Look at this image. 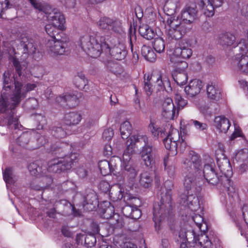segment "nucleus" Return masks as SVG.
Wrapping results in <instances>:
<instances>
[{
  "label": "nucleus",
  "mask_w": 248,
  "mask_h": 248,
  "mask_svg": "<svg viewBox=\"0 0 248 248\" xmlns=\"http://www.w3.org/2000/svg\"><path fill=\"white\" fill-rule=\"evenodd\" d=\"M13 78L8 71L3 74V87L0 97V112H6L16 108L26 97L27 93L37 87L35 83L24 85L15 78L13 80Z\"/></svg>",
  "instance_id": "1"
},
{
  "label": "nucleus",
  "mask_w": 248,
  "mask_h": 248,
  "mask_svg": "<svg viewBox=\"0 0 248 248\" xmlns=\"http://www.w3.org/2000/svg\"><path fill=\"white\" fill-rule=\"evenodd\" d=\"M107 36H99L95 32H90L80 37V46L82 50L92 58L98 57L104 48H108Z\"/></svg>",
  "instance_id": "2"
},
{
  "label": "nucleus",
  "mask_w": 248,
  "mask_h": 248,
  "mask_svg": "<svg viewBox=\"0 0 248 248\" xmlns=\"http://www.w3.org/2000/svg\"><path fill=\"white\" fill-rule=\"evenodd\" d=\"M186 168L189 172L184 181L185 186H202L203 178L202 173V163L200 156L195 153H190L184 162Z\"/></svg>",
  "instance_id": "3"
},
{
  "label": "nucleus",
  "mask_w": 248,
  "mask_h": 248,
  "mask_svg": "<svg viewBox=\"0 0 248 248\" xmlns=\"http://www.w3.org/2000/svg\"><path fill=\"white\" fill-rule=\"evenodd\" d=\"M160 204H155L153 208V220L155 228L157 222L163 221L167 215L171 212L172 205L171 190L167 187H160Z\"/></svg>",
  "instance_id": "4"
},
{
  "label": "nucleus",
  "mask_w": 248,
  "mask_h": 248,
  "mask_svg": "<svg viewBox=\"0 0 248 248\" xmlns=\"http://www.w3.org/2000/svg\"><path fill=\"white\" fill-rule=\"evenodd\" d=\"M31 4L39 11H43L48 15V20L59 30H64L65 18L64 16L59 12L52 11L49 5H43L37 0H29Z\"/></svg>",
  "instance_id": "5"
},
{
  "label": "nucleus",
  "mask_w": 248,
  "mask_h": 248,
  "mask_svg": "<svg viewBox=\"0 0 248 248\" xmlns=\"http://www.w3.org/2000/svg\"><path fill=\"white\" fill-rule=\"evenodd\" d=\"M166 26L169 28L167 29L166 36L169 41L181 39L190 29L185 23L172 17L168 18Z\"/></svg>",
  "instance_id": "6"
},
{
  "label": "nucleus",
  "mask_w": 248,
  "mask_h": 248,
  "mask_svg": "<svg viewBox=\"0 0 248 248\" xmlns=\"http://www.w3.org/2000/svg\"><path fill=\"white\" fill-rule=\"evenodd\" d=\"M179 236L180 238H183V241H186L189 243L192 242L203 248H212V237L210 235L207 234L204 231L198 235H196L193 230H188L185 232L181 231Z\"/></svg>",
  "instance_id": "7"
},
{
  "label": "nucleus",
  "mask_w": 248,
  "mask_h": 248,
  "mask_svg": "<svg viewBox=\"0 0 248 248\" xmlns=\"http://www.w3.org/2000/svg\"><path fill=\"white\" fill-rule=\"evenodd\" d=\"M77 159V155L73 154L63 160L54 158L47 164L46 174L48 172L52 173H60L69 170L73 167Z\"/></svg>",
  "instance_id": "8"
},
{
  "label": "nucleus",
  "mask_w": 248,
  "mask_h": 248,
  "mask_svg": "<svg viewBox=\"0 0 248 248\" xmlns=\"http://www.w3.org/2000/svg\"><path fill=\"white\" fill-rule=\"evenodd\" d=\"M194 187H182L179 190L180 204L192 211H197L200 207L198 198L192 193V188Z\"/></svg>",
  "instance_id": "9"
},
{
  "label": "nucleus",
  "mask_w": 248,
  "mask_h": 248,
  "mask_svg": "<svg viewBox=\"0 0 248 248\" xmlns=\"http://www.w3.org/2000/svg\"><path fill=\"white\" fill-rule=\"evenodd\" d=\"M44 138L36 134L26 131L23 133L17 139L20 146L29 150H34L44 144Z\"/></svg>",
  "instance_id": "10"
},
{
  "label": "nucleus",
  "mask_w": 248,
  "mask_h": 248,
  "mask_svg": "<svg viewBox=\"0 0 248 248\" xmlns=\"http://www.w3.org/2000/svg\"><path fill=\"white\" fill-rule=\"evenodd\" d=\"M217 164L221 172L224 174V176H221L220 178V181L222 182L221 184L224 186L226 185L231 186L234 184L230 178L232 172L229 160L224 157L222 159H218Z\"/></svg>",
  "instance_id": "11"
},
{
  "label": "nucleus",
  "mask_w": 248,
  "mask_h": 248,
  "mask_svg": "<svg viewBox=\"0 0 248 248\" xmlns=\"http://www.w3.org/2000/svg\"><path fill=\"white\" fill-rule=\"evenodd\" d=\"M65 43L56 38L47 40L46 44V51L52 57L63 55L65 51Z\"/></svg>",
  "instance_id": "12"
},
{
  "label": "nucleus",
  "mask_w": 248,
  "mask_h": 248,
  "mask_svg": "<svg viewBox=\"0 0 248 248\" xmlns=\"http://www.w3.org/2000/svg\"><path fill=\"white\" fill-rule=\"evenodd\" d=\"M20 45L17 48L22 53L32 54L38 51V42L28 36L22 35L20 39Z\"/></svg>",
  "instance_id": "13"
},
{
  "label": "nucleus",
  "mask_w": 248,
  "mask_h": 248,
  "mask_svg": "<svg viewBox=\"0 0 248 248\" xmlns=\"http://www.w3.org/2000/svg\"><path fill=\"white\" fill-rule=\"evenodd\" d=\"M28 169L31 175L36 177H42V181L46 184V186H49L51 184L53 179L50 175L46 174V166H39L33 162L30 164Z\"/></svg>",
  "instance_id": "14"
},
{
  "label": "nucleus",
  "mask_w": 248,
  "mask_h": 248,
  "mask_svg": "<svg viewBox=\"0 0 248 248\" xmlns=\"http://www.w3.org/2000/svg\"><path fill=\"white\" fill-rule=\"evenodd\" d=\"M106 44L108 45V48H104V51L109 53L117 60H120L123 59L125 52L123 51L119 46L120 44L118 43L116 39L111 38L108 36H107Z\"/></svg>",
  "instance_id": "15"
},
{
  "label": "nucleus",
  "mask_w": 248,
  "mask_h": 248,
  "mask_svg": "<svg viewBox=\"0 0 248 248\" xmlns=\"http://www.w3.org/2000/svg\"><path fill=\"white\" fill-rule=\"evenodd\" d=\"M108 206L105 208L101 209L100 213L102 217L105 219H109L113 217L115 219V222H111L113 230L121 228L123 226V220L122 218L118 215H116L115 217L114 208L110 204V202H105Z\"/></svg>",
  "instance_id": "16"
},
{
  "label": "nucleus",
  "mask_w": 248,
  "mask_h": 248,
  "mask_svg": "<svg viewBox=\"0 0 248 248\" xmlns=\"http://www.w3.org/2000/svg\"><path fill=\"white\" fill-rule=\"evenodd\" d=\"M71 150V146L65 142H56L55 144L52 145L50 148V151L52 154L57 155L59 157L58 159L63 160L67 157L70 156L71 155L75 153H70Z\"/></svg>",
  "instance_id": "17"
},
{
  "label": "nucleus",
  "mask_w": 248,
  "mask_h": 248,
  "mask_svg": "<svg viewBox=\"0 0 248 248\" xmlns=\"http://www.w3.org/2000/svg\"><path fill=\"white\" fill-rule=\"evenodd\" d=\"M97 25L100 29L104 31H112L118 32L121 30L119 21L107 17L101 18L97 22Z\"/></svg>",
  "instance_id": "18"
},
{
  "label": "nucleus",
  "mask_w": 248,
  "mask_h": 248,
  "mask_svg": "<svg viewBox=\"0 0 248 248\" xmlns=\"http://www.w3.org/2000/svg\"><path fill=\"white\" fill-rule=\"evenodd\" d=\"M213 166L212 164H205L203 170H202V174H204V178L202 182L203 185H216L218 184V178Z\"/></svg>",
  "instance_id": "19"
},
{
  "label": "nucleus",
  "mask_w": 248,
  "mask_h": 248,
  "mask_svg": "<svg viewBox=\"0 0 248 248\" xmlns=\"http://www.w3.org/2000/svg\"><path fill=\"white\" fill-rule=\"evenodd\" d=\"M225 0H215L214 5L212 0H200L199 6L202 8L204 14L208 17L212 16L215 13V8L220 7Z\"/></svg>",
  "instance_id": "20"
},
{
  "label": "nucleus",
  "mask_w": 248,
  "mask_h": 248,
  "mask_svg": "<svg viewBox=\"0 0 248 248\" xmlns=\"http://www.w3.org/2000/svg\"><path fill=\"white\" fill-rule=\"evenodd\" d=\"M120 161V158L113 156L109 161L106 160L99 161L98 167L101 174L106 176L113 172L117 167V163H119Z\"/></svg>",
  "instance_id": "21"
},
{
  "label": "nucleus",
  "mask_w": 248,
  "mask_h": 248,
  "mask_svg": "<svg viewBox=\"0 0 248 248\" xmlns=\"http://www.w3.org/2000/svg\"><path fill=\"white\" fill-rule=\"evenodd\" d=\"M192 54V51L190 48L188 46H180L174 49L170 58V61L172 63H178L179 62V59H189Z\"/></svg>",
  "instance_id": "22"
},
{
  "label": "nucleus",
  "mask_w": 248,
  "mask_h": 248,
  "mask_svg": "<svg viewBox=\"0 0 248 248\" xmlns=\"http://www.w3.org/2000/svg\"><path fill=\"white\" fill-rule=\"evenodd\" d=\"M98 206L99 202L96 193L93 190H90L83 197V206L84 209L92 211L96 210Z\"/></svg>",
  "instance_id": "23"
},
{
  "label": "nucleus",
  "mask_w": 248,
  "mask_h": 248,
  "mask_svg": "<svg viewBox=\"0 0 248 248\" xmlns=\"http://www.w3.org/2000/svg\"><path fill=\"white\" fill-rule=\"evenodd\" d=\"M198 11L196 7H186L181 12V21L188 27H191V24L197 17Z\"/></svg>",
  "instance_id": "24"
},
{
  "label": "nucleus",
  "mask_w": 248,
  "mask_h": 248,
  "mask_svg": "<svg viewBox=\"0 0 248 248\" xmlns=\"http://www.w3.org/2000/svg\"><path fill=\"white\" fill-rule=\"evenodd\" d=\"M153 154L152 147H143L140 152V164L148 169L152 168L155 163Z\"/></svg>",
  "instance_id": "25"
},
{
  "label": "nucleus",
  "mask_w": 248,
  "mask_h": 248,
  "mask_svg": "<svg viewBox=\"0 0 248 248\" xmlns=\"http://www.w3.org/2000/svg\"><path fill=\"white\" fill-rule=\"evenodd\" d=\"M151 77V80L154 83V87L157 91L164 90L166 89V86H170L169 78L165 75L157 72L156 74H153Z\"/></svg>",
  "instance_id": "26"
},
{
  "label": "nucleus",
  "mask_w": 248,
  "mask_h": 248,
  "mask_svg": "<svg viewBox=\"0 0 248 248\" xmlns=\"http://www.w3.org/2000/svg\"><path fill=\"white\" fill-rule=\"evenodd\" d=\"M179 138L178 131L176 129L172 130L164 140L163 142L167 150L176 151L178 146V139Z\"/></svg>",
  "instance_id": "27"
},
{
  "label": "nucleus",
  "mask_w": 248,
  "mask_h": 248,
  "mask_svg": "<svg viewBox=\"0 0 248 248\" xmlns=\"http://www.w3.org/2000/svg\"><path fill=\"white\" fill-rule=\"evenodd\" d=\"M175 115V109L172 100L167 98L162 104V115L167 119L173 120Z\"/></svg>",
  "instance_id": "28"
},
{
  "label": "nucleus",
  "mask_w": 248,
  "mask_h": 248,
  "mask_svg": "<svg viewBox=\"0 0 248 248\" xmlns=\"http://www.w3.org/2000/svg\"><path fill=\"white\" fill-rule=\"evenodd\" d=\"M202 82L198 79H195L191 80L189 84L185 88V91L187 95L193 97L198 94L202 88Z\"/></svg>",
  "instance_id": "29"
},
{
  "label": "nucleus",
  "mask_w": 248,
  "mask_h": 248,
  "mask_svg": "<svg viewBox=\"0 0 248 248\" xmlns=\"http://www.w3.org/2000/svg\"><path fill=\"white\" fill-rule=\"evenodd\" d=\"M139 138L138 135H134L131 137L126 141V149L123 154V159L126 161L130 159V155H132L136 147V143L139 142Z\"/></svg>",
  "instance_id": "30"
},
{
  "label": "nucleus",
  "mask_w": 248,
  "mask_h": 248,
  "mask_svg": "<svg viewBox=\"0 0 248 248\" xmlns=\"http://www.w3.org/2000/svg\"><path fill=\"white\" fill-rule=\"evenodd\" d=\"M216 127L221 132L226 133L231 124L229 120L223 116H217L214 119Z\"/></svg>",
  "instance_id": "31"
},
{
  "label": "nucleus",
  "mask_w": 248,
  "mask_h": 248,
  "mask_svg": "<svg viewBox=\"0 0 248 248\" xmlns=\"http://www.w3.org/2000/svg\"><path fill=\"white\" fill-rule=\"evenodd\" d=\"M81 120L80 114L76 112L66 113L64 117V123L67 125H74L78 124Z\"/></svg>",
  "instance_id": "32"
},
{
  "label": "nucleus",
  "mask_w": 248,
  "mask_h": 248,
  "mask_svg": "<svg viewBox=\"0 0 248 248\" xmlns=\"http://www.w3.org/2000/svg\"><path fill=\"white\" fill-rule=\"evenodd\" d=\"M62 206L68 207L70 208H72V209L74 208L68 201L66 200H61L56 202L54 204V207L46 212L47 216L49 217L55 218L56 214V209L61 208Z\"/></svg>",
  "instance_id": "33"
},
{
  "label": "nucleus",
  "mask_w": 248,
  "mask_h": 248,
  "mask_svg": "<svg viewBox=\"0 0 248 248\" xmlns=\"http://www.w3.org/2000/svg\"><path fill=\"white\" fill-rule=\"evenodd\" d=\"M234 63L237 65L236 68L238 71L243 73H248V56L242 55L240 58L236 59Z\"/></svg>",
  "instance_id": "34"
},
{
  "label": "nucleus",
  "mask_w": 248,
  "mask_h": 248,
  "mask_svg": "<svg viewBox=\"0 0 248 248\" xmlns=\"http://www.w3.org/2000/svg\"><path fill=\"white\" fill-rule=\"evenodd\" d=\"M208 98L212 100H218L221 97L219 88L215 84H209L206 88Z\"/></svg>",
  "instance_id": "35"
},
{
  "label": "nucleus",
  "mask_w": 248,
  "mask_h": 248,
  "mask_svg": "<svg viewBox=\"0 0 248 248\" xmlns=\"http://www.w3.org/2000/svg\"><path fill=\"white\" fill-rule=\"evenodd\" d=\"M235 41V37L230 33H225L220 35L219 37V43L224 46H230L232 45Z\"/></svg>",
  "instance_id": "36"
},
{
  "label": "nucleus",
  "mask_w": 248,
  "mask_h": 248,
  "mask_svg": "<svg viewBox=\"0 0 248 248\" xmlns=\"http://www.w3.org/2000/svg\"><path fill=\"white\" fill-rule=\"evenodd\" d=\"M141 53L144 59L150 62H154L156 59V55L149 46H143L141 48Z\"/></svg>",
  "instance_id": "37"
},
{
  "label": "nucleus",
  "mask_w": 248,
  "mask_h": 248,
  "mask_svg": "<svg viewBox=\"0 0 248 248\" xmlns=\"http://www.w3.org/2000/svg\"><path fill=\"white\" fill-rule=\"evenodd\" d=\"M3 179L7 185H14L17 181V177L14 174L11 168H7L3 171Z\"/></svg>",
  "instance_id": "38"
},
{
  "label": "nucleus",
  "mask_w": 248,
  "mask_h": 248,
  "mask_svg": "<svg viewBox=\"0 0 248 248\" xmlns=\"http://www.w3.org/2000/svg\"><path fill=\"white\" fill-rule=\"evenodd\" d=\"M132 126L128 121L122 123L120 127L121 135L123 139H127L131 133Z\"/></svg>",
  "instance_id": "39"
},
{
  "label": "nucleus",
  "mask_w": 248,
  "mask_h": 248,
  "mask_svg": "<svg viewBox=\"0 0 248 248\" xmlns=\"http://www.w3.org/2000/svg\"><path fill=\"white\" fill-rule=\"evenodd\" d=\"M74 84L80 89H85L87 84V80L85 79V76L82 73H79L74 78Z\"/></svg>",
  "instance_id": "40"
},
{
  "label": "nucleus",
  "mask_w": 248,
  "mask_h": 248,
  "mask_svg": "<svg viewBox=\"0 0 248 248\" xmlns=\"http://www.w3.org/2000/svg\"><path fill=\"white\" fill-rule=\"evenodd\" d=\"M140 35L147 40H150L155 36L154 31L147 25L140 26Z\"/></svg>",
  "instance_id": "41"
},
{
  "label": "nucleus",
  "mask_w": 248,
  "mask_h": 248,
  "mask_svg": "<svg viewBox=\"0 0 248 248\" xmlns=\"http://www.w3.org/2000/svg\"><path fill=\"white\" fill-rule=\"evenodd\" d=\"M173 76L174 81L180 86L185 84L188 79L187 75L185 72H176Z\"/></svg>",
  "instance_id": "42"
},
{
  "label": "nucleus",
  "mask_w": 248,
  "mask_h": 248,
  "mask_svg": "<svg viewBox=\"0 0 248 248\" xmlns=\"http://www.w3.org/2000/svg\"><path fill=\"white\" fill-rule=\"evenodd\" d=\"M152 77L150 74H145L144 76V90L148 96H150L153 92L152 86L151 84L150 81Z\"/></svg>",
  "instance_id": "43"
},
{
  "label": "nucleus",
  "mask_w": 248,
  "mask_h": 248,
  "mask_svg": "<svg viewBox=\"0 0 248 248\" xmlns=\"http://www.w3.org/2000/svg\"><path fill=\"white\" fill-rule=\"evenodd\" d=\"M153 46L155 50L158 52L161 53L164 51L165 44L164 40L160 37L155 39L153 43Z\"/></svg>",
  "instance_id": "44"
},
{
  "label": "nucleus",
  "mask_w": 248,
  "mask_h": 248,
  "mask_svg": "<svg viewBox=\"0 0 248 248\" xmlns=\"http://www.w3.org/2000/svg\"><path fill=\"white\" fill-rule=\"evenodd\" d=\"M235 158L238 161L246 163L248 161V149H243L238 151L235 155Z\"/></svg>",
  "instance_id": "45"
},
{
  "label": "nucleus",
  "mask_w": 248,
  "mask_h": 248,
  "mask_svg": "<svg viewBox=\"0 0 248 248\" xmlns=\"http://www.w3.org/2000/svg\"><path fill=\"white\" fill-rule=\"evenodd\" d=\"M84 237V245L87 248L93 247L96 243V237L93 234L91 233L85 234Z\"/></svg>",
  "instance_id": "46"
},
{
  "label": "nucleus",
  "mask_w": 248,
  "mask_h": 248,
  "mask_svg": "<svg viewBox=\"0 0 248 248\" xmlns=\"http://www.w3.org/2000/svg\"><path fill=\"white\" fill-rule=\"evenodd\" d=\"M51 134L58 138H64L67 135L66 132L61 126H55L52 127Z\"/></svg>",
  "instance_id": "47"
},
{
  "label": "nucleus",
  "mask_w": 248,
  "mask_h": 248,
  "mask_svg": "<svg viewBox=\"0 0 248 248\" xmlns=\"http://www.w3.org/2000/svg\"><path fill=\"white\" fill-rule=\"evenodd\" d=\"M65 103L66 105L69 107H75L78 104V98L75 95L66 94Z\"/></svg>",
  "instance_id": "48"
},
{
  "label": "nucleus",
  "mask_w": 248,
  "mask_h": 248,
  "mask_svg": "<svg viewBox=\"0 0 248 248\" xmlns=\"http://www.w3.org/2000/svg\"><path fill=\"white\" fill-rule=\"evenodd\" d=\"M107 67L108 70L116 75L120 74L121 71L120 65L113 62H108Z\"/></svg>",
  "instance_id": "49"
},
{
  "label": "nucleus",
  "mask_w": 248,
  "mask_h": 248,
  "mask_svg": "<svg viewBox=\"0 0 248 248\" xmlns=\"http://www.w3.org/2000/svg\"><path fill=\"white\" fill-rule=\"evenodd\" d=\"M189 124H193L198 130L203 131L208 128V125L206 123L200 122L197 120H191Z\"/></svg>",
  "instance_id": "50"
},
{
  "label": "nucleus",
  "mask_w": 248,
  "mask_h": 248,
  "mask_svg": "<svg viewBox=\"0 0 248 248\" xmlns=\"http://www.w3.org/2000/svg\"><path fill=\"white\" fill-rule=\"evenodd\" d=\"M58 30H59V29L51 23L48 24L45 26L46 31L51 37V39L56 38L55 34Z\"/></svg>",
  "instance_id": "51"
},
{
  "label": "nucleus",
  "mask_w": 248,
  "mask_h": 248,
  "mask_svg": "<svg viewBox=\"0 0 248 248\" xmlns=\"http://www.w3.org/2000/svg\"><path fill=\"white\" fill-rule=\"evenodd\" d=\"M175 101L176 103L178 105V107L179 108H183L185 107L187 104V101L186 100L184 99L181 94L178 93H176L175 94L174 97Z\"/></svg>",
  "instance_id": "52"
},
{
  "label": "nucleus",
  "mask_w": 248,
  "mask_h": 248,
  "mask_svg": "<svg viewBox=\"0 0 248 248\" xmlns=\"http://www.w3.org/2000/svg\"><path fill=\"white\" fill-rule=\"evenodd\" d=\"M11 57V61L13 63V65L15 67L16 72L17 73L19 76H20L22 74L21 72V67L20 64L19 62L18 61V60L14 56H12L10 55Z\"/></svg>",
  "instance_id": "53"
},
{
  "label": "nucleus",
  "mask_w": 248,
  "mask_h": 248,
  "mask_svg": "<svg viewBox=\"0 0 248 248\" xmlns=\"http://www.w3.org/2000/svg\"><path fill=\"white\" fill-rule=\"evenodd\" d=\"M38 104V101L34 97L29 98L25 102L26 107L30 109L36 108Z\"/></svg>",
  "instance_id": "54"
},
{
  "label": "nucleus",
  "mask_w": 248,
  "mask_h": 248,
  "mask_svg": "<svg viewBox=\"0 0 248 248\" xmlns=\"http://www.w3.org/2000/svg\"><path fill=\"white\" fill-rule=\"evenodd\" d=\"M10 6H12V5ZM10 7L8 0H0V17L6 10Z\"/></svg>",
  "instance_id": "55"
},
{
  "label": "nucleus",
  "mask_w": 248,
  "mask_h": 248,
  "mask_svg": "<svg viewBox=\"0 0 248 248\" xmlns=\"http://www.w3.org/2000/svg\"><path fill=\"white\" fill-rule=\"evenodd\" d=\"M114 135L113 130L112 128H109L104 130L103 133V137L106 140L109 141L111 139Z\"/></svg>",
  "instance_id": "56"
},
{
  "label": "nucleus",
  "mask_w": 248,
  "mask_h": 248,
  "mask_svg": "<svg viewBox=\"0 0 248 248\" xmlns=\"http://www.w3.org/2000/svg\"><path fill=\"white\" fill-rule=\"evenodd\" d=\"M174 64H176V67L178 70H180V72H185L184 70L186 69L188 64L186 61L181 60L179 59V62L178 63H174Z\"/></svg>",
  "instance_id": "57"
},
{
  "label": "nucleus",
  "mask_w": 248,
  "mask_h": 248,
  "mask_svg": "<svg viewBox=\"0 0 248 248\" xmlns=\"http://www.w3.org/2000/svg\"><path fill=\"white\" fill-rule=\"evenodd\" d=\"M237 46L244 53H246L248 50V44L247 43V41L244 39H241Z\"/></svg>",
  "instance_id": "58"
},
{
  "label": "nucleus",
  "mask_w": 248,
  "mask_h": 248,
  "mask_svg": "<svg viewBox=\"0 0 248 248\" xmlns=\"http://www.w3.org/2000/svg\"><path fill=\"white\" fill-rule=\"evenodd\" d=\"M141 145L142 148L144 147H146L147 146L152 147L147 136L142 135L140 137V146Z\"/></svg>",
  "instance_id": "59"
},
{
  "label": "nucleus",
  "mask_w": 248,
  "mask_h": 248,
  "mask_svg": "<svg viewBox=\"0 0 248 248\" xmlns=\"http://www.w3.org/2000/svg\"><path fill=\"white\" fill-rule=\"evenodd\" d=\"M193 220L198 228L201 230V232H202L201 228L202 225V222L203 221V218L200 215H196L193 217Z\"/></svg>",
  "instance_id": "60"
},
{
  "label": "nucleus",
  "mask_w": 248,
  "mask_h": 248,
  "mask_svg": "<svg viewBox=\"0 0 248 248\" xmlns=\"http://www.w3.org/2000/svg\"><path fill=\"white\" fill-rule=\"evenodd\" d=\"M61 232L65 237H71L72 235V232L70 231L69 227L67 226H62Z\"/></svg>",
  "instance_id": "61"
},
{
  "label": "nucleus",
  "mask_w": 248,
  "mask_h": 248,
  "mask_svg": "<svg viewBox=\"0 0 248 248\" xmlns=\"http://www.w3.org/2000/svg\"><path fill=\"white\" fill-rule=\"evenodd\" d=\"M90 228L91 230V232L90 233L94 235L99 233V227L97 223L93 222L91 224Z\"/></svg>",
  "instance_id": "62"
},
{
  "label": "nucleus",
  "mask_w": 248,
  "mask_h": 248,
  "mask_svg": "<svg viewBox=\"0 0 248 248\" xmlns=\"http://www.w3.org/2000/svg\"><path fill=\"white\" fill-rule=\"evenodd\" d=\"M17 119L16 117H14V116H11L10 117L9 119L8 120V125L11 127L13 128V125L15 129H16L17 127L18 124V122H17Z\"/></svg>",
  "instance_id": "63"
},
{
  "label": "nucleus",
  "mask_w": 248,
  "mask_h": 248,
  "mask_svg": "<svg viewBox=\"0 0 248 248\" xmlns=\"http://www.w3.org/2000/svg\"><path fill=\"white\" fill-rule=\"evenodd\" d=\"M122 248H138L137 245L131 242L123 243V246L120 245Z\"/></svg>",
  "instance_id": "64"
}]
</instances>
